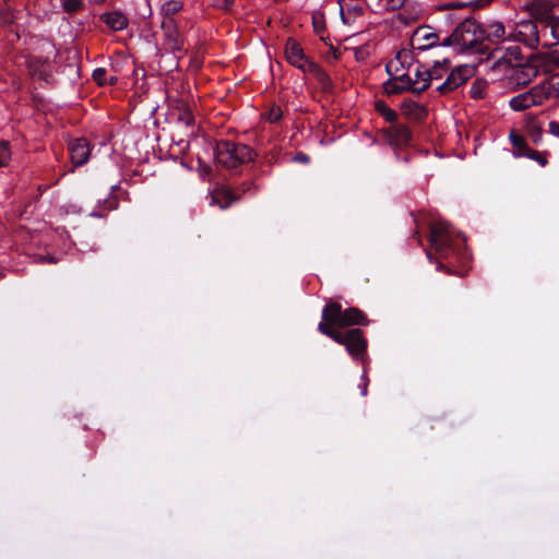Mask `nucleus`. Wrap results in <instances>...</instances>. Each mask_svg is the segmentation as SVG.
<instances>
[{"label":"nucleus","instance_id":"nucleus-1","mask_svg":"<svg viewBox=\"0 0 559 559\" xmlns=\"http://www.w3.org/2000/svg\"><path fill=\"white\" fill-rule=\"evenodd\" d=\"M389 80L383 84L388 95L412 92L419 94L429 87L427 67L415 59L412 51L401 50L385 66Z\"/></svg>","mask_w":559,"mask_h":559},{"label":"nucleus","instance_id":"nucleus-2","mask_svg":"<svg viewBox=\"0 0 559 559\" xmlns=\"http://www.w3.org/2000/svg\"><path fill=\"white\" fill-rule=\"evenodd\" d=\"M480 56L479 64L485 71L492 73L498 79H507L508 73L512 71L514 66L524 61L521 47L508 43L489 48Z\"/></svg>","mask_w":559,"mask_h":559},{"label":"nucleus","instance_id":"nucleus-3","mask_svg":"<svg viewBox=\"0 0 559 559\" xmlns=\"http://www.w3.org/2000/svg\"><path fill=\"white\" fill-rule=\"evenodd\" d=\"M427 76L429 75V86L435 85L436 90L441 94L450 93L475 75V67L472 64H460L449 70L447 59L435 61L431 69L427 68Z\"/></svg>","mask_w":559,"mask_h":559},{"label":"nucleus","instance_id":"nucleus-4","mask_svg":"<svg viewBox=\"0 0 559 559\" xmlns=\"http://www.w3.org/2000/svg\"><path fill=\"white\" fill-rule=\"evenodd\" d=\"M479 24L474 21H464L460 23L451 35L442 37L444 46L454 47L460 52L474 50L477 52L479 48Z\"/></svg>","mask_w":559,"mask_h":559},{"label":"nucleus","instance_id":"nucleus-5","mask_svg":"<svg viewBox=\"0 0 559 559\" xmlns=\"http://www.w3.org/2000/svg\"><path fill=\"white\" fill-rule=\"evenodd\" d=\"M539 23L532 19H524L508 27L510 43L522 44L525 48L536 50L542 47Z\"/></svg>","mask_w":559,"mask_h":559},{"label":"nucleus","instance_id":"nucleus-6","mask_svg":"<svg viewBox=\"0 0 559 559\" xmlns=\"http://www.w3.org/2000/svg\"><path fill=\"white\" fill-rule=\"evenodd\" d=\"M215 157L218 164L231 169L252 160L253 152L246 144L224 141L217 145Z\"/></svg>","mask_w":559,"mask_h":559},{"label":"nucleus","instance_id":"nucleus-7","mask_svg":"<svg viewBox=\"0 0 559 559\" xmlns=\"http://www.w3.org/2000/svg\"><path fill=\"white\" fill-rule=\"evenodd\" d=\"M478 31L480 43L477 52L480 55L488 51L489 48L510 43L507 27L501 21H489L479 24Z\"/></svg>","mask_w":559,"mask_h":559},{"label":"nucleus","instance_id":"nucleus-8","mask_svg":"<svg viewBox=\"0 0 559 559\" xmlns=\"http://www.w3.org/2000/svg\"><path fill=\"white\" fill-rule=\"evenodd\" d=\"M322 318L330 324L341 328L362 324L365 322V316L360 310L357 308L342 310V307L338 304L326 305L323 308Z\"/></svg>","mask_w":559,"mask_h":559},{"label":"nucleus","instance_id":"nucleus-9","mask_svg":"<svg viewBox=\"0 0 559 559\" xmlns=\"http://www.w3.org/2000/svg\"><path fill=\"white\" fill-rule=\"evenodd\" d=\"M334 342L345 346L348 354L356 360L365 359V352L367 348V341L362 335L361 330L353 329L345 334L334 330L329 331L328 335Z\"/></svg>","mask_w":559,"mask_h":559},{"label":"nucleus","instance_id":"nucleus-10","mask_svg":"<svg viewBox=\"0 0 559 559\" xmlns=\"http://www.w3.org/2000/svg\"><path fill=\"white\" fill-rule=\"evenodd\" d=\"M547 88L544 82L536 84L528 91L513 96L509 105L515 111L525 110L533 106H540L548 100Z\"/></svg>","mask_w":559,"mask_h":559},{"label":"nucleus","instance_id":"nucleus-11","mask_svg":"<svg viewBox=\"0 0 559 559\" xmlns=\"http://www.w3.org/2000/svg\"><path fill=\"white\" fill-rule=\"evenodd\" d=\"M540 73H543L542 66L536 61L535 55H532L527 60L524 59L514 66L507 79L514 86L521 87L531 83Z\"/></svg>","mask_w":559,"mask_h":559},{"label":"nucleus","instance_id":"nucleus-12","mask_svg":"<svg viewBox=\"0 0 559 559\" xmlns=\"http://www.w3.org/2000/svg\"><path fill=\"white\" fill-rule=\"evenodd\" d=\"M439 32L429 25L418 26L411 37L413 50L425 51L437 46H444Z\"/></svg>","mask_w":559,"mask_h":559},{"label":"nucleus","instance_id":"nucleus-13","mask_svg":"<svg viewBox=\"0 0 559 559\" xmlns=\"http://www.w3.org/2000/svg\"><path fill=\"white\" fill-rule=\"evenodd\" d=\"M41 49L45 52V57L31 56L27 59V67L33 75L39 78H46L49 73V64L56 57V49L51 41L44 40L41 43Z\"/></svg>","mask_w":559,"mask_h":559},{"label":"nucleus","instance_id":"nucleus-14","mask_svg":"<svg viewBox=\"0 0 559 559\" xmlns=\"http://www.w3.org/2000/svg\"><path fill=\"white\" fill-rule=\"evenodd\" d=\"M430 242L442 258H447L449 255V251L453 246V236L447 223L439 222L432 225Z\"/></svg>","mask_w":559,"mask_h":559},{"label":"nucleus","instance_id":"nucleus-15","mask_svg":"<svg viewBox=\"0 0 559 559\" xmlns=\"http://www.w3.org/2000/svg\"><path fill=\"white\" fill-rule=\"evenodd\" d=\"M285 55H286L287 61L292 66L300 69L305 73L308 70H317V63H314L313 61L309 60L305 56L304 49L301 48L299 43H297L293 38H288L287 41H286Z\"/></svg>","mask_w":559,"mask_h":559},{"label":"nucleus","instance_id":"nucleus-16","mask_svg":"<svg viewBox=\"0 0 559 559\" xmlns=\"http://www.w3.org/2000/svg\"><path fill=\"white\" fill-rule=\"evenodd\" d=\"M557 5L555 0H527L523 8L530 13L533 21L542 24L556 16L555 8Z\"/></svg>","mask_w":559,"mask_h":559},{"label":"nucleus","instance_id":"nucleus-17","mask_svg":"<svg viewBox=\"0 0 559 559\" xmlns=\"http://www.w3.org/2000/svg\"><path fill=\"white\" fill-rule=\"evenodd\" d=\"M162 28L168 47L173 50L175 57L178 58L183 53L185 47L183 38L177 28L175 20L170 17H163Z\"/></svg>","mask_w":559,"mask_h":559},{"label":"nucleus","instance_id":"nucleus-18","mask_svg":"<svg viewBox=\"0 0 559 559\" xmlns=\"http://www.w3.org/2000/svg\"><path fill=\"white\" fill-rule=\"evenodd\" d=\"M382 134L384 142L394 147L406 145L411 140V131L404 124L393 123L383 129Z\"/></svg>","mask_w":559,"mask_h":559},{"label":"nucleus","instance_id":"nucleus-19","mask_svg":"<svg viewBox=\"0 0 559 559\" xmlns=\"http://www.w3.org/2000/svg\"><path fill=\"white\" fill-rule=\"evenodd\" d=\"M547 50L534 53L536 61L542 66L544 74L551 73L559 69V43L552 47H545Z\"/></svg>","mask_w":559,"mask_h":559},{"label":"nucleus","instance_id":"nucleus-20","mask_svg":"<svg viewBox=\"0 0 559 559\" xmlns=\"http://www.w3.org/2000/svg\"><path fill=\"white\" fill-rule=\"evenodd\" d=\"M542 47H552L559 43V15L539 24Z\"/></svg>","mask_w":559,"mask_h":559},{"label":"nucleus","instance_id":"nucleus-21","mask_svg":"<svg viewBox=\"0 0 559 559\" xmlns=\"http://www.w3.org/2000/svg\"><path fill=\"white\" fill-rule=\"evenodd\" d=\"M70 158L74 166H82L88 160L91 148L85 139H75L69 145Z\"/></svg>","mask_w":559,"mask_h":559},{"label":"nucleus","instance_id":"nucleus-22","mask_svg":"<svg viewBox=\"0 0 559 559\" xmlns=\"http://www.w3.org/2000/svg\"><path fill=\"white\" fill-rule=\"evenodd\" d=\"M401 112L411 120H421L427 116L426 107L413 99H404L401 103Z\"/></svg>","mask_w":559,"mask_h":559},{"label":"nucleus","instance_id":"nucleus-23","mask_svg":"<svg viewBox=\"0 0 559 559\" xmlns=\"http://www.w3.org/2000/svg\"><path fill=\"white\" fill-rule=\"evenodd\" d=\"M176 121V127L186 133V135L193 133L194 116L191 107L182 109L181 111L171 115Z\"/></svg>","mask_w":559,"mask_h":559},{"label":"nucleus","instance_id":"nucleus-24","mask_svg":"<svg viewBox=\"0 0 559 559\" xmlns=\"http://www.w3.org/2000/svg\"><path fill=\"white\" fill-rule=\"evenodd\" d=\"M341 17L344 23H352L358 16H361L364 13V7L358 2H353L349 0L347 2L341 3L340 5Z\"/></svg>","mask_w":559,"mask_h":559},{"label":"nucleus","instance_id":"nucleus-25","mask_svg":"<svg viewBox=\"0 0 559 559\" xmlns=\"http://www.w3.org/2000/svg\"><path fill=\"white\" fill-rule=\"evenodd\" d=\"M102 20L112 31H122L129 23L127 16L120 11L106 13L102 16Z\"/></svg>","mask_w":559,"mask_h":559},{"label":"nucleus","instance_id":"nucleus-26","mask_svg":"<svg viewBox=\"0 0 559 559\" xmlns=\"http://www.w3.org/2000/svg\"><path fill=\"white\" fill-rule=\"evenodd\" d=\"M167 102L170 115H175L182 109L191 107V97L188 94L176 95L169 93L167 95Z\"/></svg>","mask_w":559,"mask_h":559},{"label":"nucleus","instance_id":"nucleus-27","mask_svg":"<svg viewBox=\"0 0 559 559\" xmlns=\"http://www.w3.org/2000/svg\"><path fill=\"white\" fill-rule=\"evenodd\" d=\"M405 0H369V7L377 13L395 11L404 4Z\"/></svg>","mask_w":559,"mask_h":559},{"label":"nucleus","instance_id":"nucleus-28","mask_svg":"<svg viewBox=\"0 0 559 559\" xmlns=\"http://www.w3.org/2000/svg\"><path fill=\"white\" fill-rule=\"evenodd\" d=\"M376 110L381 115V117L393 124V122L396 120V112L395 110L391 109L385 103L383 102H377L376 103Z\"/></svg>","mask_w":559,"mask_h":559},{"label":"nucleus","instance_id":"nucleus-29","mask_svg":"<svg viewBox=\"0 0 559 559\" xmlns=\"http://www.w3.org/2000/svg\"><path fill=\"white\" fill-rule=\"evenodd\" d=\"M181 9L182 3L180 1H167L162 5V14L164 17L174 19V14L178 13Z\"/></svg>","mask_w":559,"mask_h":559},{"label":"nucleus","instance_id":"nucleus-30","mask_svg":"<svg viewBox=\"0 0 559 559\" xmlns=\"http://www.w3.org/2000/svg\"><path fill=\"white\" fill-rule=\"evenodd\" d=\"M544 85L548 87V98L550 96L559 97V73L552 75L549 80L544 81Z\"/></svg>","mask_w":559,"mask_h":559},{"label":"nucleus","instance_id":"nucleus-31","mask_svg":"<svg viewBox=\"0 0 559 559\" xmlns=\"http://www.w3.org/2000/svg\"><path fill=\"white\" fill-rule=\"evenodd\" d=\"M519 156H526L533 160H536L540 166H546L548 160L546 158V156H544L543 154H540L539 152L537 151H533L531 148H526L525 152H521L520 154H518Z\"/></svg>","mask_w":559,"mask_h":559},{"label":"nucleus","instance_id":"nucleus-32","mask_svg":"<svg viewBox=\"0 0 559 559\" xmlns=\"http://www.w3.org/2000/svg\"><path fill=\"white\" fill-rule=\"evenodd\" d=\"M11 158V151L9 143L0 141V167L5 166Z\"/></svg>","mask_w":559,"mask_h":559},{"label":"nucleus","instance_id":"nucleus-33","mask_svg":"<svg viewBox=\"0 0 559 559\" xmlns=\"http://www.w3.org/2000/svg\"><path fill=\"white\" fill-rule=\"evenodd\" d=\"M62 7L64 11L69 13H74L81 10V8L83 7V2L82 0H63Z\"/></svg>","mask_w":559,"mask_h":559},{"label":"nucleus","instance_id":"nucleus-34","mask_svg":"<svg viewBox=\"0 0 559 559\" xmlns=\"http://www.w3.org/2000/svg\"><path fill=\"white\" fill-rule=\"evenodd\" d=\"M93 80L99 85L107 84V71L104 68H97L93 71Z\"/></svg>","mask_w":559,"mask_h":559},{"label":"nucleus","instance_id":"nucleus-35","mask_svg":"<svg viewBox=\"0 0 559 559\" xmlns=\"http://www.w3.org/2000/svg\"><path fill=\"white\" fill-rule=\"evenodd\" d=\"M510 141L513 144V146L519 150V154L521 152H525V150L527 148L523 138L515 134L514 132L510 133Z\"/></svg>","mask_w":559,"mask_h":559},{"label":"nucleus","instance_id":"nucleus-36","mask_svg":"<svg viewBox=\"0 0 559 559\" xmlns=\"http://www.w3.org/2000/svg\"><path fill=\"white\" fill-rule=\"evenodd\" d=\"M14 21V13L10 9L0 12V22L2 24H11Z\"/></svg>","mask_w":559,"mask_h":559},{"label":"nucleus","instance_id":"nucleus-37","mask_svg":"<svg viewBox=\"0 0 559 559\" xmlns=\"http://www.w3.org/2000/svg\"><path fill=\"white\" fill-rule=\"evenodd\" d=\"M360 380H361V383L358 385V388L360 389L361 396H366L368 393V383H369L366 368L364 369Z\"/></svg>","mask_w":559,"mask_h":559},{"label":"nucleus","instance_id":"nucleus-38","mask_svg":"<svg viewBox=\"0 0 559 559\" xmlns=\"http://www.w3.org/2000/svg\"><path fill=\"white\" fill-rule=\"evenodd\" d=\"M307 72L314 74L323 84L329 82V75L318 64L317 70H308Z\"/></svg>","mask_w":559,"mask_h":559},{"label":"nucleus","instance_id":"nucleus-39","mask_svg":"<svg viewBox=\"0 0 559 559\" xmlns=\"http://www.w3.org/2000/svg\"><path fill=\"white\" fill-rule=\"evenodd\" d=\"M282 110L280 107H273L267 114V120L272 123L277 122L282 118Z\"/></svg>","mask_w":559,"mask_h":559},{"label":"nucleus","instance_id":"nucleus-40","mask_svg":"<svg viewBox=\"0 0 559 559\" xmlns=\"http://www.w3.org/2000/svg\"><path fill=\"white\" fill-rule=\"evenodd\" d=\"M548 128L554 136L559 138V121H550Z\"/></svg>","mask_w":559,"mask_h":559},{"label":"nucleus","instance_id":"nucleus-41","mask_svg":"<svg viewBox=\"0 0 559 559\" xmlns=\"http://www.w3.org/2000/svg\"><path fill=\"white\" fill-rule=\"evenodd\" d=\"M328 324H330L326 320H323L319 323L318 325V330L324 334V335H328L329 331H331L332 329L328 326Z\"/></svg>","mask_w":559,"mask_h":559},{"label":"nucleus","instance_id":"nucleus-42","mask_svg":"<svg viewBox=\"0 0 559 559\" xmlns=\"http://www.w3.org/2000/svg\"><path fill=\"white\" fill-rule=\"evenodd\" d=\"M235 0H218L217 5L223 10H230Z\"/></svg>","mask_w":559,"mask_h":559},{"label":"nucleus","instance_id":"nucleus-43","mask_svg":"<svg viewBox=\"0 0 559 559\" xmlns=\"http://www.w3.org/2000/svg\"><path fill=\"white\" fill-rule=\"evenodd\" d=\"M294 159L304 164L309 163V156L305 153H298Z\"/></svg>","mask_w":559,"mask_h":559},{"label":"nucleus","instance_id":"nucleus-44","mask_svg":"<svg viewBox=\"0 0 559 559\" xmlns=\"http://www.w3.org/2000/svg\"><path fill=\"white\" fill-rule=\"evenodd\" d=\"M471 95L474 98H480L481 97V93H480V91L477 88V86L475 84L471 88Z\"/></svg>","mask_w":559,"mask_h":559},{"label":"nucleus","instance_id":"nucleus-45","mask_svg":"<svg viewBox=\"0 0 559 559\" xmlns=\"http://www.w3.org/2000/svg\"><path fill=\"white\" fill-rule=\"evenodd\" d=\"M117 81H118L117 76L107 78V84H109V85H115L117 83Z\"/></svg>","mask_w":559,"mask_h":559},{"label":"nucleus","instance_id":"nucleus-46","mask_svg":"<svg viewBox=\"0 0 559 559\" xmlns=\"http://www.w3.org/2000/svg\"><path fill=\"white\" fill-rule=\"evenodd\" d=\"M230 203H231L230 201H227L226 203H219L218 206L224 210V209L228 207L230 205Z\"/></svg>","mask_w":559,"mask_h":559},{"label":"nucleus","instance_id":"nucleus-47","mask_svg":"<svg viewBox=\"0 0 559 559\" xmlns=\"http://www.w3.org/2000/svg\"><path fill=\"white\" fill-rule=\"evenodd\" d=\"M216 203V197L215 195H212V200H211V204H215Z\"/></svg>","mask_w":559,"mask_h":559},{"label":"nucleus","instance_id":"nucleus-48","mask_svg":"<svg viewBox=\"0 0 559 559\" xmlns=\"http://www.w3.org/2000/svg\"><path fill=\"white\" fill-rule=\"evenodd\" d=\"M557 4H559V0H555Z\"/></svg>","mask_w":559,"mask_h":559}]
</instances>
